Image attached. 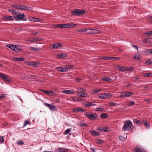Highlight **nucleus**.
Masks as SVG:
<instances>
[{
    "label": "nucleus",
    "mask_w": 152,
    "mask_h": 152,
    "mask_svg": "<svg viewBox=\"0 0 152 152\" xmlns=\"http://www.w3.org/2000/svg\"><path fill=\"white\" fill-rule=\"evenodd\" d=\"M84 115L91 120H95L98 117V115L95 113H85L84 114Z\"/></svg>",
    "instance_id": "3"
},
{
    "label": "nucleus",
    "mask_w": 152,
    "mask_h": 152,
    "mask_svg": "<svg viewBox=\"0 0 152 152\" xmlns=\"http://www.w3.org/2000/svg\"><path fill=\"white\" fill-rule=\"evenodd\" d=\"M98 130L99 131L104 132H107L109 131L108 128L107 127H100L98 128Z\"/></svg>",
    "instance_id": "17"
},
{
    "label": "nucleus",
    "mask_w": 152,
    "mask_h": 152,
    "mask_svg": "<svg viewBox=\"0 0 152 152\" xmlns=\"http://www.w3.org/2000/svg\"><path fill=\"white\" fill-rule=\"evenodd\" d=\"M17 143L18 145H23L24 144V142L22 140H19L17 142Z\"/></svg>",
    "instance_id": "43"
},
{
    "label": "nucleus",
    "mask_w": 152,
    "mask_h": 152,
    "mask_svg": "<svg viewBox=\"0 0 152 152\" xmlns=\"http://www.w3.org/2000/svg\"><path fill=\"white\" fill-rule=\"evenodd\" d=\"M138 56V55L137 54H134V55L133 57V59H135L137 58V57Z\"/></svg>",
    "instance_id": "56"
},
{
    "label": "nucleus",
    "mask_w": 152,
    "mask_h": 152,
    "mask_svg": "<svg viewBox=\"0 0 152 152\" xmlns=\"http://www.w3.org/2000/svg\"><path fill=\"white\" fill-rule=\"evenodd\" d=\"M133 121L134 123L138 124L139 123V121L136 119H133Z\"/></svg>",
    "instance_id": "51"
},
{
    "label": "nucleus",
    "mask_w": 152,
    "mask_h": 152,
    "mask_svg": "<svg viewBox=\"0 0 152 152\" xmlns=\"http://www.w3.org/2000/svg\"><path fill=\"white\" fill-rule=\"evenodd\" d=\"M0 77L2 78L4 80L7 82H9L10 81V80L6 75L0 73Z\"/></svg>",
    "instance_id": "10"
},
{
    "label": "nucleus",
    "mask_w": 152,
    "mask_h": 152,
    "mask_svg": "<svg viewBox=\"0 0 152 152\" xmlns=\"http://www.w3.org/2000/svg\"><path fill=\"white\" fill-rule=\"evenodd\" d=\"M8 11L10 12H12V13L15 14L16 13V11L13 9L8 10Z\"/></svg>",
    "instance_id": "52"
},
{
    "label": "nucleus",
    "mask_w": 152,
    "mask_h": 152,
    "mask_svg": "<svg viewBox=\"0 0 152 152\" xmlns=\"http://www.w3.org/2000/svg\"><path fill=\"white\" fill-rule=\"evenodd\" d=\"M111 95L108 93L105 94H100L99 95V97L100 99H104L106 98H109Z\"/></svg>",
    "instance_id": "5"
},
{
    "label": "nucleus",
    "mask_w": 152,
    "mask_h": 152,
    "mask_svg": "<svg viewBox=\"0 0 152 152\" xmlns=\"http://www.w3.org/2000/svg\"><path fill=\"white\" fill-rule=\"evenodd\" d=\"M103 141L100 139H97L96 140V143L97 144H100L103 142Z\"/></svg>",
    "instance_id": "28"
},
{
    "label": "nucleus",
    "mask_w": 152,
    "mask_h": 152,
    "mask_svg": "<svg viewBox=\"0 0 152 152\" xmlns=\"http://www.w3.org/2000/svg\"><path fill=\"white\" fill-rule=\"evenodd\" d=\"M83 99L81 98H77V102H79L83 100Z\"/></svg>",
    "instance_id": "61"
},
{
    "label": "nucleus",
    "mask_w": 152,
    "mask_h": 152,
    "mask_svg": "<svg viewBox=\"0 0 152 152\" xmlns=\"http://www.w3.org/2000/svg\"><path fill=\"white\" fill-rule=\"evenodd\" d=\"M57 56L59 57V58H63L66 56V55L65 53H61L60 54H58Z\"/></svg>",
    "instance_id": "24"
},
{
    "label": "nucleus",
    "mask_w": 152,
    "mask_h": 152,
    "mask_svg": "<svg viewBox=\"0 0 152 152\" xmlns=\"http://www.w3.org/2000/svg\"><path fill=\"white\" fill-rule=\"evenodd\" d=\"M101 32V31L95 29H93L92 34H99Z\"/></svg>",
    "instance_id": "31"
},
{
    "label": "nucleus",
    "mask_w": 152,
    "mask_h": 152,
    "mask_svg": "<svg viewBox=\"0 0 152 152\" xmlns=\"http://www.w3.org/2000/svg\"><path fill=\"white\" fill-rule=\"evenodd\" d=\"M145 34L146 35H148V36H151L152 35V31H150L146 32Z\"/></svg>",
    "instance_id": "46"
},
{
    "label": "nucleus",
    "mask_w": 152,
    "mask_h": 152,
    "mask_svg": "<svg viewBox=\"0 0 152 152\" xmlns=\"http://www.w3.org/2000/svg\"><path fill=\"white\" fill-rule=\"evenodd\" d=\"M118 70L121 72H123L125 70V69H126V68L121 66H118Z\"/></svg>",
    "instance_id": "25"
},
{
    "label": "nucleus",
    "mask_w": 152,
    "mask_h": 152,
    "mask_svg": "<svg viewBox=\"0 0 152 152\" xmlns=\"http://www.w3.org/2000/svg\"><path fill=\"white\" fill-rule=\"evenodd\" d=\"M96 109L97 111H102L104 110V109L102 107L97 108Z\"/></svg>",
    "instance_id": "49"
},
{
    "label": "nucleus",
    "mask_w": 152,
    "mask_h": 152,
    "mask_svg": "<svg viewBox=\"0 0 152 152\" xmlns=\"http://www.w3.org/2000/svg\"><path fill=\"white\" fill-rule=\"evenodd\" d=\"M25 17V16L24 14H20L17 15L16 17L15 16L14 18L16 20H23Z\"/></svg>",
    "instance_id": "6"
},
{
    "label": "nucleus",
    "mask_w": 152,
    "mask_h": 152,
    "mask_svg": "<svg viewBox=\"0 0 152 152\" xmlns=\"http://www.w3.org/2000/svg\"><path fill=\"white\" fill-rule=\"evenodd\" d=\"M90 133L94 136H97L100 135V133L95 130L91 131L90 132Z\"/></svg>",
    "instance_id": "20"
},
{
    "label": "nucleus",
    "mask_w": 152,
    "mask_h": 152,
    "mask_svg": "<svg viewBox=\"0 0 152 152\" xmlns=\"http://www.w3.org/2000/svg\"><path fill=\"white\" fill-rule=\"evenodd\" d=\"M143 123L145 126L147 128H148L150 127L149 124L145 120H143Z\"/></svg>",
    "instance_id": "22"
},
{
    "label": "nucleus",
    "mask_w": 152,
    "mask_h": 152,
    "mask_svg": "<svg viewBox=\"0 0 152 152\" xmlns=\"http://www.w3.org/2000/svg\"><path fill=\"white\" fill-rule=\"evenodd\" d=\"M142 53L145 55H148L152 54V49H146L145 50L142 51Z\"/></svg>",
    "instance_id": "11"
},
{
    "label": "nucleus",
    "mask_w": 152,
    "mask_h": 152,
    "mask_svg": "<svg viewBox=\"0 0 152 152\" xmlns=\"http://www.w3.org/2000/svg\"><path fill=\"white\" fill-rule=\"evenodd\" d=\"M4 141V137L2 136L0 137V143H3Z\"/></svg>",
    "instance_id": "47"
},
{
    "label": "nucleus",
    "mask_w": 152,
    "mask_h": 152,
    "mask_svg": "<svg viewBox=\"0 0 152 152\" xmlns=\"http://www.w3.org/2000/svg\"><path fill=\"white\" fill-rule=\"evenodd\" d=\"M25 59L24 58L22 57L18 58V61H23Z\"/></svg>",
    "instance_id": "58"
},
{
    "label": "nucleus",
    "mask_w": 152,
    "mask_h": 152,
    "mask_svg": "<svg viewBox=\"0 0 152 152\" xmlns=\"http://www.w3.org/2000/svg\"><path fill=\"white\" fill-rule=\"evenodd\" d=\"M152 63V58L149 59L145 62V64L147 65H149Z\"/></svg>",
    "instance_id": "36"
},
{
    "label": "nucleus",
    "mask_w": 152,
    "mask_h": 152,
    "mask_svg": "<svg viewBox=\"0 0 152 152\" xmlns=\"http://www.w3.org/2000/svg\"><path fill=\"white\" fill-rule=\"evenodd\" d=\"M28 124L30 125V122L27 120L25 121L24 122L23 127L25 126L26 125H27Z\"/></svg>",
    "instance_id": "38"
},
{
    "label": "nucleus",
    "mask_w": 152,
    "mask_h": 152,
    "mask_svg": "<svg viewBox=\"0 0 152 152\" xmlns=\"http://www.w3.org/2000/svg\"><path fill=\"white\" fill-rule=\"evenodd\" d=\"M132 47H134V48H135L137 50H138V48L137 46L134 45H132Z\"/></svg>",
    "instance_id": "63"
},
{
    "label": "nucleus",
    "mask_w": 152,
    "mask_h": 152,
    "mask_svg": "<svg viewBox=\"0 0 152 152\" xmlns=\"http://www.w3.org/2000/svg\"><path fill=\"white\" fill-rule=\"evenodd\" d=\"M68 28H71L75 27L76 26V24H74L73 23H67Z\"/></svg>",
    "instance_id": "35"
},
{
    "label": "nucleus",
    "mask_w": 152,
    "mask_h": 152,
    "mask_svg": "<svg viewBox=\"0 0 152 152\" xmlns=\"http://www.w3.org/2000/svg\"><path fill=\"white\" fill-rule=\"evenodd\" d=\"M94 105H95V104L91 102H88L85 104V106L87 107H90Z\"/></svg>",
    "instance_id": "30"
},
{
    "label": "nucleus",
    "mask_w": 152,
    "mask_h": 152,
    "mask_svg": "<svg viewBox=\"0 0 152 152\" xmlns=\"http://www.w3.org/2000/svg\"><path fill=\"white\" fill-rule=\"evenodd\" d=\"M107 117V115L106 114H102L101 115V118H104Z\"/></svg>",
    "instance_id": "40"
},
{
    "label": "nucleus",
    "mask_w": 152,
    "mask_h": 152,
    "mask_svg": "<svg viewBox=\"0 0 152 152\" xmlns=\"http://www.w3.org/2000/svg\"><path fill=\"white\" fill-rule=\"evenodd\" d=\"M101 91V89H95L94 91V92L95 94H97Z\"/></svg>",
    "instance_id": "39"
},
{
    "label": "nucleus",
    "mask_w": 152,
    "mask_h": 152,
    "mask_svg": "<svg viewBox=\"0 0 152 152\" xmlns=\"http://www.w3.org/2000/svg\"><path fill=\"white\" fill-rule=\"evenodd\" d=\"M15 48L14 51L16 52H20L23 50L21 46L18 45H15Z\"/></svg>",
    "instance_id": "15"
},
{
    "label": "nucleus",
    "mask_w": 152,
    "mask_h": 152,
    "mask_svg": "<svg viewBox=\"0 0 152 152\" xmlns=\"http://www.w3.org/2000/svg\"><path fill=\"white\" fill-rule=\"evenodd\" d=\"M109 105L110 106H115L116 105V104L114 102H110L109 103Z\"/></svg>",
    "instance_id": "55"
},
{
    "label": "nucleus",
    "mask_w": 152,
    "mask_h": 152,
    "mask_svg": "<svg viewBox=\"0 0 152 152\" xmlns=\"http://www.w3.org/2000/svg\"><path fill=\"white\" fill-rule=\"evenodd\" d=\"M133 69H134V68L132 67L129 68L128 69H126H126H125V70H126V71L128 70V71H130V72H131L133 70Z\"/></svg>",
    "instance_id": "54"
},
{
    "label": "nucleus",
    "mask_w": 152,
    "mask_h": 152,
    "mask_svg": "<svg viewBox=\"0 0 152 152\" xmlns=\"http://www.w3.org/2000/svg\"><path fill=\"white\" fill-rule=\"evenodd\" d=\"M148 20L149 22L151 23H152V17L151 16L149 17Z\"/></svg>",
    "instance_id": "64"
},
{
    "label": "nucleus",
    "mask_w": 152,
    "mask_h": 152,
    "mask_svg": "<svg viewBox=\"0 0 152 152\" xmlns=\"http://www.w3.org/2000/svg\"><path fill=\"white\" fill-rule=\"evenodd\" d=\"M33 64V66H37L38 64H39V62H33V63H32Z\"/></svg>",
    "instance_id": "44"
},
{
    "label": "nucleus",
    "mask_w": 152,
    "mask_h": 152,
    "mask_svg": "<svg viewBox=\"0 0 152 152\" xmlns=\"http://www.w3.org/2000/svg\"><path fill=\"white\" fill-rule=\"evenodd\" d=\"M11 6L12 7H14L15 8L18 9V7H19L18 5L16 4V5H12Z\"/></svg>",
    "instance_id": "59"
},
{
    "label": "nucleus",
    "mask_w": 152,
    "mask_h": 152,
    "mask_svg": "<svg viewBox=\"0 0 152 152\" xmlns=\"http://www.w3.org/2000/svg\"><path fill=\"white\" fill-rule=\"evenodd\" d=\"M32 63H33V62L31 61H27L26 62V64L27 65L33 66V64H32Z\"/></svg>",
    "instance_id": "48"
},
{
    "label": "nucleus",
    "mask_w": 152,
    "mask_h": 152,
    "mask_svg": "<svg viewBox=\"0 0 152 152\" xmlns=\"http://www.w3.org/2000/svg\"><path fill=\"white\" fill-rule=\"evenodd\" d=\"M71 130L69 129H68L66 130L64 132V134H67Z\"/></svg>",
    "instance_id": "42"
},
{
    "label": "nucleus",
    "mask_w": 152,
    "mask_h": 152,
    "mask_svg": "<svg viewBox=\"0 0 152 152\" xmlns=\"http://www.w3.org/2000/svg\"><path fill=\"white\" fill-rule=\"evenodd\" d=\"M42 40V39L39 38H32L31 40V42L34 43L35 42L40 41Z\"/></svg>",
    "instance_id": "19"
},
{
    "label": "nucleus",
    "mask_w": 152,
    "mask_h": 152,
    "mask_svg": "<svg viewBox=\"0 0 152 152\" xmlns=\"http://www.w3.org/2000/svg\"><path fill=\"white\" fill-rule=\"evenodd\" d=\"M78 125L80 127L87 126L88 125L86 123L82 122L78 124Z\"/></svg>",
    "instance_id": "27"
},
{
    "label": "nucleus",
    "mask_w": 152,
    "mask_h": 152,
    "mask_svg": "<svg viewBox=\"0 0 152 152\" xmlns=\"http://www.w3.org/2000/svg\"><path fill=\"white\" fill-rule=\"evenodd\" d=\"M22 7H23L22 10H28L31 9V7H26L24 5H23Z\"/></svg>",
    "instance_id": "32"
},
{
    "label": "nucleus",
    "mask_w": 152,
    "mask_h": 152,
    "mask_svg": "<svg viewBox=\"0 0 152 152\" xmlns=\"http://www.w3.org/2000/svg\"><path fill=\"white\" fill-rule=\"evenodd\" d=\"M109 57H106L104 56L102 58V59L103 60H109Z\"/></svg>",
    "instance_id": "50"
},
{
    "label": "nucleus",
    "mask_w": 152,
    "mask_h": 152,
    "mask_svg": "<svg viewBox=\"0 0 152 152\" xmlns=\"http://www.w3.org/2000/svg\"><path fill=\"white\" fill-rule=\"evenodd\" d=\"M40 91H41L42 92L45 93V94H47V93H48V91H46V90H43V89H40Z\"/></svg>",
    "instance_id": "60"
},
{
    "label": "nucleus",
    "mask_w": 152,
    "mask_h": 152,
    "mask_svg": "<svg viewBox=\"0 0 152 152\" xmlns=\"http://www.w3.org/2000/svg\"><path fill=\"white\" fill-rule=\"evenodd\" d=\"M109 60H112V59H116V60H119L121 59V58L118 57H109Z\"/></svg>",
    "instance_id": "37"
},
{
    "label": "nucleus",
    "mask_w": 152,
    "mask_h": 152,
    "mask_svg": "<svg viewBox=\"0 0 152 152\" xmlns=\"http://www.w3.org/2000/svg\"><path fill=\"white\" fill-rule=\"evenodd\" d=\"M13 18H14V17H13L12 16H4V19L6 21H8L9 20H13Z\"/></svg>",
    "instance_id": "18"
},
{
    "label": "nucleus",
    "mask_w": 152,
    "mask_h": 152,
    "mask_svg": "<svg viewBox=\"0 0 152 152\" xmlns=\"http://www.w3.org/2000/svg\"><path fill=\"white\" fill-rule=\"evenodd\" d=\"M132 124V123L130 121H125L124 122V125L122 128L123 130L124 131H125L130 129Z\"/></svg>",
    "instance_id": "2"
},
{
    "label": "nucleus",
    "mask_w": 152,
    "mask_h": 152,
    "mask_svg": "<svg viewBox=\"0 0 152 152\" xmlns=\"http://www.w3.org/2000/svg\"><path fill=\"white\" fill-rule=\"evenodd\" d=\"M81 33V34L83 32H86V33L88 34H92L93 29L87 28L84 29L83 30H80L77 31Z\"/></svg>",
    "instance_id": "7"
},
{
    "label": "nucleus",
    "mask_w": 152,
    "mask_h": 152,
    "mask_svg": "<svg viewBox=\"0 0 152 152\" xmlns=\"http://www.w3.org/2000/svg\"><path fill=\"white\" fill-rule=\"evenodd\" d=\"M62 92L67 94H73L75 91L72 90H65L63 91Z\"/></svg>",
    "instance_id": "16"
},
{
    "label": "nucleus",
    "mask_w": 152,
    "mask_h": 152,
    "mask_svg": "<svg viewBox=\"0 0 152 152\" xmlns=\"http://www.w3.org/2000/svg\"><path fill=\"white\" fill-rule=\"evenodd\" d=\"M144 76L145 77H150L152 76V73H144L143 74Z\"/></svg>",
    "instance_id": "29"
},
{
    "label": "nucleus",
    "mask_w": 152,
    "mask_h": 152,
    "mask_svg": "<svg viewBox=\"0 0 152 152\" xmlns=\"http://www.w3.org/2000/svg\"><path fill=\"white\" fill-rule=\"evenodd\" d=\"M82 91L79 92L77 94V95L79 96L85 97L86 96L87 94L86 93L84 92V91H86V90L85 89H82Z\"/></svg>",
    "instance_id": "9"
},
{
    "label": "nucleus",
    "mask_w": 152,
    "mask_h": 152,
    "mask_svg": "<svg viewBox=\"0 0 152 152\" xmlns=\"http://www.w3.org/2000/svg\"><path fill=\"white\" fill-rule=\"evenodd\" d=\"M74 67L73 65H69L66 66L65 68H63L62 67H57L56 68V70L59 72H66L68 71L69 69H71Z\"/></svg>",
    "instance_id": "1"
},
{
    "label": "nucleus",
    "mask_w": 152,
    "mask_h": 152,
    "mask_svg": "<svg viewBox=\"0 0 152 152\" xmlns=\"http://www.w3.org/2000/svg\"><path fill=\"white\" fill-rule=\"evenodd\" d=\"M52 46L53 47H51V49H56L61 47L62 45L61 43H53Z\"/></svg>",
    "instance_id": "14"
},
{
    "label": "nucleus",
    "mask_w": 152,
    "mask_h": 152,
    "mask_svg": "<svg viewBox=\"0 0 152 152\" xmlns=\"http://www.w3.org/2000/svg\"><path fill=\"white\" fill-rule=\"evenodd\" d=\"M15 45L12 44H9L7 46V47H8L10 48L12 50H15Z\"/></svg>",
    "instance_id": "23"
},
{
    "label": "nucleus",
    "mask_w": 152,
    "mask_h": 152,
    "mask_svg": "<svg viewBox=\"0 0 152 152\" xmlns=\"http://www.w3.org/2000/svg\"><path fill=\"white\" fill-rule=\"evenodd\" d=\"M47 94L50 95H56V94L55 92L53 91H48Z\"/></svg>",
    "instance_id": "33"
},
{
    "label": "nucleus",
    "mask_w": 152,
    "mask_h": 152,
    "mask_svg": "<svg viewBox=\"0 0 152 152\" xmlns=\"http://www.w3.org/2000/svg\"><path fill=\"white\" fill-rule=\"evenodd\" d=\"M85 110L83 109V108L80 107L77 108V111L78 112H83Z\"/></svg>",
    "instance_id": "41"
},
{
    "label": "nucleus",
    "mask_w": 152,
    "mask_h": 152,
    "mask_svg": "<svg viewBox=\"0 0 152 152\" xmlns=\"http://www.w3.org/2000/svg\"><path fill=\"white\" fill-rule=\"evenodd\" d=\"M54 26L57 28H68L67 23L56 24L54 25Z\"/></svg>",
    "instance_id": "8"
},
{
    "label": "nucleus",
    "mask_w": 152,
    "mask_h": 152,
    "mask_svg": "<svg viewBox=\"0 0 152 152\" xmlns=\"http://www.w3.org/2000/svg\"><path fill=\"white\" fill-rule=\"evenodd\" d=\"M102 80L104 81L107 82H110L111 81L112 79L108 77H104L102 78Z\"/></svg>",
    "instance_id": "34"
},
{
    "label": "nucleus",
    "mask_w": 152,
    "mask_h": 152,
    "mask_svg": "<svg viewBox=\"0 0 152 152\" xmlns=\"http://www.w3.org/2000/svg\"><path fill=\"white\" fill-rule=\"evenodd\" d=\"M5 94H2L1 96H0V100L2 99L4 97H5Z\"/></svg>",
    "instance_id": "62"
},
{
    "label": "nucleus",
    "mask_w": 152,
    "mask_h": 152,
    "mask_svg": "<svg viewBox=\"0 0 152 152\" xmlns=\"http://www.w3.org/2000/svg\"><path fill=\"white\" fill-rule=\"evenodd\" d=\"M134 151V152H144L145 151L144 149L138 146H136L135 147Z\"/></svg>",
    "instance_id": "12"
},
{
    "label": "nucleus",
    "mask_w": 152,
    "mask_h": 152,
    "mask_svg": "<svg viewBox=\"0 0 152 152\" xmlns=\"http://www.w3.org/2000/svg\"><path fill=\"white\" fill-rule=\"evenodd\" d=\"M50 110H56L55 106H51V107L50 108Z\"/></svg>",
    "instance_id": "57"
},
{
    "label": "nucleus",
    "mask_w": 152,
    "mask_h": 152,
    "mask_svg": "<svg viewBox=\"0 0 152 152\" xmlns=\"http://www.w3.org/2000/svg\"><path fill=\"white\" fill-rule=\"evenodd\" d=\"M85 13V11L83 10H80L79 9H77V16H80L83 15Z\"/></svg>",
    "instance_id": "13"
},
{
    "label": "nucleus",
    "mask_w": 152,
    "mask_h": 152,
    "mask_svg": "<svg viewBox=\"0 0 152 152\" xmlns=\"http://www.w3.org/2000/svg\"><path fill=\"white\" fill-rule=\"evenodd\" d=\"M30 49L31 50H33L34 51H37L38 49L37 48L31 47L30 48Z\"/></svg>",
    "instance_id": "45"
},
{
    "label": "nucleus",
    "mask_w": 152,
    "mask_h": 152,
    "mask_svg": "<svg viewBox=\"0 0 152 152\" xmlns=\"http://www.w3.org/2000/svg\"><path fill=\"white\" fill-rule=\"evenodd\" d=\"M58 149L59 152H66L68 151V149L62 148H59Z\"/></svg>",
    "instance_id": "21"
},
{
    "label": "nucleus",
    "mask_w": 152,
    "mask_h": 152,
    "mask_svg": "<svg viewBox=\"0 0 152 152\" xmlns=\"http://www.w3.org/2000/svg\"><path fill=\"white\" fill-rule=\"evenodd\" d=\"M134 95V93L132 92L125 91L121 93L120 96L121 98L128 97Z\"/></svg>",
    "instance_id": "4"
},
{
    "label": "nucleus",
    "mask_w": 152,
    "mask_h": 152,
    "mask_svg": "<svg viewBox=\"0 0 152 152\" xmlns=\"http://www.w3.org/2000/svg\"><path fill=\"white\" fill-rule=\"evenodd\" d=\"M120 140L122 141H124L127 138V136L124 137L122 136H119L118 137Z\"/></svg>",
    "instance_id": "26"
},
{
    "label": "nucleus",
    "mask_w": 152,
    "mask_h": 152,
    "mask_svg": "<svg viewBox=\"0 0 152 152\" xmlns=\"http://www.w3.org/2000/svg\"><path fill=\"white\" fill-rule=\"evenodd\" d=\"M45 105L47 106V107H48L50 108V107H51V105L50 104L45 103L44 104Z\"/></svg>",
    "instance_id": "53"
}]
</instances>
